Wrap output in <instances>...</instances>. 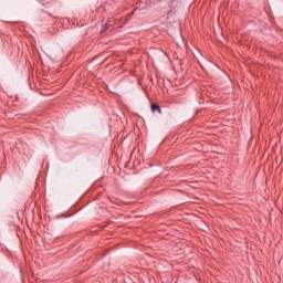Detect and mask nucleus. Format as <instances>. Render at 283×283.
<instances>
[{
	"mask_svg": "<svg viewBox=\"0 0 283 283\" xmlns=\"http://www.w3.org/2000/svg\"><path fill=\"white\" fill-rule=\"evenodd\" d=\"M151 112H159L160 114V106L158 104H151Z\"/></svg>",
	"mask_w": 283,
	"mask_h": 283,
	"instance_id": "1",
	"label": "nucleus"
},
{
	"mask_svg": "<svg viewBox=\"0 0 283 283\" xmlns=\"http://www.w3.org/2000/svg\"><path fill=\"white\" fill-rule=\"evenodd\" d=\"M107 30V25L103 27L102 32H105Z\"/></svg>",
	"mask_w": 283,
	"mask_h": 283,
	"instance_id": "2",
	"label": "nucleus"
}]
</instances>
